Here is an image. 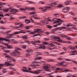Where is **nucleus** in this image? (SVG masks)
I'll return each instance as SVG.
<instances>
[{
  "label": "nucleus",
  "mask_w": 77,
  "mask_h": 77,
  "mask_svg": "<svg viewBox=\"0 0 77 77\" xmlns=\"http://www.w3.org/2000/svg\"><path fill=\"white\" fill-rule=\"evenodd\" d=\"M66 29V27L64 26H62L61 27H57L56 28L53 29L52 30V32H56V31H57V30H59V31H61V30L62 32H63L64 30L62 29Z\"/></svg>",
  "instance_id": "1"
},
{
  "label": "nucleus",
  "mask_w": 77,
  "mask_h": 77,
  "mask_svg": "<svg viewBox=\"0 0 77 77\" xmlns=\"http://www.w3.org/2000/svg\"><path fill=\"white\" fill-rule=\"evenodd\" d=\"M26 31L24 30H20L19 32H14V33H13V35H18V34H19L20 33H26Z\"/></svg>",
  "instance_id": "2"
},
{
  "label": "nucleus",
  "mask_w": 77,
  "mask_h": 77,
  "mask_svg": "<svg viewBox=\"0 0 77 77\" xmlns=\"http://www.w3.org/2000/svg\"><path fill=\"white\" fill-rule=\"evenodd\" d=\"M43 44H45V45H49L51 47H55V45H54V44L51 43H49L47 42H43Z\"/></svg>",
  "instance_id": "3"
},
{
  "label": "nucleus",
  "mask_w": 77,
  "mask_h": 77,
  "mask_svg": "<svg viewBox=\"0 0 77 77\" xmlns=\"http://www.w3.org/2000/svg\"><path fill=\"white\" fill-rule=\"evenodd\" d=\"M10 12H14L13 13V14H16L17 12H19V10L17 9H12L10 11Z\"/></svg>",
  "instance_id": "4"
},
{
  "label": "nucleus",
  "mask_w": 77,
  "mask_h": 77,
  "mask_svg": "<svg viewBox=\"0 0 77 77\" xmlns=\"http://www.w3.org/2000/svg\"><path fill=\"white\" fill-rule=\"evenodd\" d=\"M51 38L54 39V40H56V39H60V38L58 36H56L54 35H52L51 36Z\"/></svg>",
  "instance_id": "5"
},
{
  "label": "nucleus",
  "mask_w": 77,
  "mask_h": 77,
  "mask_svg": "<svg viewBox=\"0 0 77 77\" xmlns=\"http://www.w3.org/2000/svg\"><path fill=\"white\" fill-rule=\"evenodd\" d=\"M27 71H28L27 72H29L30 73H32V74H39L40 73L39 72L36 71H35L34 72H31V71H28V70H27Z\"/></svg>",
  "instance_id": "6"
},
{
  "label": "nucleus",
  "mask_w": 77,
  "mask_h": 77,
  "mask_svg": "<svg viewBox=\"0 0 77 77\" xmlns=\"http://www.w3.org/2000/svg\"><path fill=\"white\" fill-rule=\"evenodd\" d=\"M61 21L62 20H61V19H57L55 20V21L54 22V23H58L61 22Z\"/></svg>",
  "instance_id": "7"
},
{
  "label": "nucleus",
  "mask_w": 77,
  "mask_h": 77,
  "mask_svg": "<svg viewBox=\"0 0 77 77\" xmlns=\"http://www.w3.org/2000/svg\"><path fill=\"white\" fill-rule=\"evenodd\" d=\"M25 23H26L27 24H29V23L31 22L30 20L29 19H26L25 20Z\"/></svg>",
  "instance_id": "8"
},
{
  "label": "nucleus",
  "mask_w": 77,
  "mask_h": 77,
  "mask_svg": "<svg viewBox=\"0 0 77 77\" xmlns=\"http://www.w3.org/2000/svg\"><path fill=\"white\" fill-rule=\"evenodd\" d=\"M40 46V48H42V49H45V46H44L43 44L42 45H39Z\"/></svg>",
  "instance_id": "9"
},
{
  "label": "nucleus",
  "mask_w": 77,
  "mask_h": 77,
  "mask_svg": "<svg viewBox=\"0 0 77 77\" xmlns=\"http://www.w3.org/2000/svg\"><path fill=\"white\" fill-rule=\"evenodd\" d=\"M50 65H45L44 67V68L45 69H48V68H50Z\"/></svg>",
  "instance_id": "10"
},
{
  "label": "nucleus",
  "mask_w": 77,
  "mask_h": 77,
  "mask_svg": "<svg viewBox=\"0 0 77 77\" xmlns=\"http://www.w3.org/2000/svg\"><path fill=\"white\" fill-rule=\"evenodd\" d=\"M68 47L70 50H75V48L73 46H71V45L68 46Z\"/></svg>",
  "instance_id": "11"
},
{
  "label": "nucleus",
  "mask_w": 77,
  "mask_h": 77,
  "mask_svg": "<svg viewBox=\"0 0 77 77\" xmlns=\"http://www.w3.org/2000/svg\"><path fill=\"white\" fill-rule=\"evenodd\" d=\"M5 65L6 66H10V65H11L12 64L11 63H9V62H5Z\"/></svg>",
  "instance_id": "12"
},
{
  "label": "nucleus",
  "mask_w": 77,
  "mask_h": 77,
  "mask_svg": "<svg viewBox=\"0 0 77 77\" xmlns=\"http://www.w3.org/2000/svg\"><path fill=\"white\" fill-rule=\"evenodd\" d=\"M33 50L31 49H28V50H26V53H30V52H32Z\"/></svg>",
  "instance_id": "13"
},
{
  "label": "nucleus",
  "mask_w": 77,
  "mask_h": 77,
  "mask_svg": "<svg viewBox=\"0 0 77 77\" xmlns=\"http://www.w3.org/2000/svg\"><path fill=\"white\" fill-rule=\"evenodd\" d=\"M0 40H3V41H8V40L6 39V38H1L0 37Z\"/></svg>",
  "instance_id": "14"
},
{
  "label": "nucleus",
  "mask_w": 77,
  "mask_h": 77,
  "mask_svg": "<svg viewBox=\"0 0 77 77\" xmlns=\"http://www.w3.org/2000/svg\"><path fill=\"white\" fill-rule=\"evenodd\" d=\"M48 62H55V60H54L53 59H48Z\"/></svg>",
  "instance_id": "15"
},
{
  "label": "nucleus",
  "mask_w": 77,
  "mask_h": 77,
  "mask_svg": "<svg viewBox=\"0 0 77 77\" xmlns=\"http://www.w3.org/2000/svg\"><path fill=\"white\" fill-rule=\"evenodd\" d=\"M9 8H7L5 9H3V11L5 12H8V11H9Z\"/></svg>",
  "instance_id": "16"
},
{
  "label": "nucleus",
  "mask_w": 77,
  "mask_h": 77,
  "mask_svg": "<svg viewBox=\"0 0 77 77\" xmlns=\"http://www.w3.org/2000/svg\"><path fill=\"white\" fill-rule=\"evenodd\" d=\"M63 11L64 13H66V12H68V11L67 9H66H66L63 8Z\"/></svg>",
  "instance_id": "17"
},
{
  "label": "nucleus",
  "mask_w": 77,
  "mask_h": 77,
  "mask_svg": "<svg viewBox=\"0 0 77 77\" xmlns=\"http://www.w3.org/2000/svg\"><path fill=\"white\" fill-rule=\"evenodd\" d=\"M12 35H14V34H8L6 36L7 37H10V36H12Z\"/></svg>",
  "instance_id": "18"
},
{
  "label": "nucleus",
  "mask_w": 77,
  "mask_h": 77,
  "mask_svg": "<svg viewBox=\"0 0 77 77\" xmlns=\"http://www.w3.org/2000/svg\"><path fill=\"white\" fill-rule=\"evenodd\" d=\"M65 69V72H71V71H72V70L69 69Z\"/></svg>",
  "instance_id": "19"
},
{
  "label": "nucleus",
  "mask_w": 77,
  "mask_h": 77,
  "mask_svg": "<svg viewBox=\"0 0 77 77\" xmlns=\"http://www.w3.org/2000/svg\"><path fill=\"white\" fill-rule=\"evenodd\" d=\"M19 9L21 11H25L26 10V9L23 8H20Z\"/></svg>",
  "instance_id": "20"
},
{
  "label": "nucleus",
  "mask_w": 77,
  "mask_h": 77,
  "mask_svg": "<svg viewBox=\"0 0 77 77\" xmlns=\"http://www.w3.org/2000/svg\"><path fill=\"white\" fill-rule=\"evenodd\" d=\"M15 49L16 50H21V49H20V48L18 47H15Z\"/></svg>",
  "instance_id": "21"
},
{
  "label": "nucleus",
  "mask_w": 77,
  "mask_h": 77,
  "mask_svg": "<svg viewBox=\"0 0 77 77\" xmlns=\"http://www.w3.org/2000/svg\"><path fill=\"white\" fill-rule=\"evenodd\" d=\"M36 13V12L35 11H32V12H30L29 14L30 15H33L34 14H35Z\"/></svg>",
  "instance_id": "22"
},
{
  "label": "nucleus",
  "mask_w": 77,
  "mask_h": 77,
  "mask_svg": "<svg viewBox=\"0 0 77 77\" xmlns=\"http://www.w3.org/2000/svg\"><path fill=\"white\" fill-rule=\"evenodd\" d=\"M7 47H8V48L9 49H12V46L10 45H8Z\"/></svg>",
  "instance_id": "23"
},
{
  "label": "nucleus",
  "mask_w": 77,
  "mask_h": 77,
  "mask_svg": "<svg viewBox=\"0 0 77 77\" xmlns=\"http://www.w3.org/2000/svg\"><path fill=\"white\" fill-rule=\"evenodd\" d=\"M14 52L15 54H20V52H18L17 51L15 50L14 51Z\"/></svg>",
  "instance_id": "24"
},
{
  "label": "nucleus",
  "mask_w": 77,
  "mask_h": 77,
  "mask_svg": "<svg viewBox=\"0 0 77 77\" xmlns=\"http://www.w3.org/2000/svg\"><path fill=\"white\" fill-rule=\"evenodd\" d=\"M10 19L11 20H14L15 19V17H12V15H11L10 17Z\"/></svg>",
  "instance_id": "25"
},
{
  "label": "nucleus",
  "mask_w": 77,
  "mask_h": 77,
  "mask_svg": "<svg viewBox=\"0 0 77 77\" xmlns=\"http://www.w3.org/2000/svg\"><path fill=\"white\" fill-rule=\"evenodd\" d=\"M22 38L23 39H28V37L26 36V35H23V36L22 37Z\"/></svg>",
  "instance_id": "26"
},
{
  "label": "nucleus",
  "mask_w": 77,
  "mask_h": 77,
  "mask_svg": "<svg viewBox=\"0 0 77 77\" xmlns=\"http://www.w3.org/2000/svg\"><path fill=\"white\" fill-rule=\"evenodd\" d=\"M60 38L58 39V40H57V41L58 42H63V40L62 39H60Z\"/></svg>",
  "instance_id": "27"
},
{
  "label": "nucleus",
  "mask_w": 77,
  "mask_h": 77,
  "mask_svg": "<svg viewBox=\"0 0 77 77\" xmlns=\"http://www.w3.org/2000/svg\"><path fill=\"white\" fill-rule=\"evenodd\" d=\"M66 38L67 40H70L71 39V38L70 37L68 36L67 35H66Z\"/></svg>",
  "instance_id": "28"
},
{
  "label": "nucleus",
  "mask_w": 77,
  "mask_h": 77,
  "mask_svg": "<svg viewBox=\"0 0 77 77\" xmlns=\"http://www.w3.org/2000/svg\"><path fill=\"white\" fill-rule=\"evenodd\" d=\"M44 39L45 41H48L50 40V39L48 38H44Z\"/></svg>",
  "instance_id": "29"
},
{
  "label": "nucleus",
  "mask_w": 77,
  "mask_h": 77,
  "mask_svg": "<svg viewBox=\"0 0 77 77\" xmlns=\"http://www.w3.org/2000/svg\"><path fill=\"white\" fill-rule=\"evenodd\" d=\"M22 71H23V72H27V70L26 69H22Z\"/></svg>",
  "instance_id": "30"
},
{
  "label": "nucleus",
  "mask_w": 77,
  "mask_h": 77,
  "mask_svg": "<svg viewBox=\"0 0 77 77\" xmlns=\"http://www.w3.org/2000/svg\"><path fill=\"white\" fill-rule=\"evenodd\" d=\"M10 59L12 60L13 62H15L16 61V60L15 59L12 58V57H11L10 58Z\"/></svg>",
  "instance_id": "31"
},
{
  "label": "nucleus",
  "mask_w": 77,
  "mask_h": 77,
  "mask_svg": "<svg viewBox=\"0 0 77 77\" xmlns=\"http://www.w3.org/2000/svg\"><path fill=\"white\" fill-rule=\"evenodd\" d=\"M11 56H16L15 54L13 52H12L11 54Z\"/></svg>",
  "instance_id": "32"
},
{
  "label": "nucleus",
  "mask_w": 77,
  "mask_h": 77,
  "mask_svg": "<svg viewBox=\"0 0 77 77\" xmlns=\"http://www.w3.org/2000/svg\"><path fill=\"white\" fill-rule=\"evenodd\" d=\"M69 14H71L72 15H75V14L74 13H72V12H70L69 13Z\"/></svg>",
  "instance_id": "33"
},
{
  "label": "nucleus",
  "mask_w": 77,
  "mask_h": 77,
  "mask_svg": "<svg viewBox=\"0 0 77 77\" xmlns=\"http://www.w3.org/2000/svg\"><path fill=\"white\" fill-rule=\"evenodd\" d=\"M5 51L6 52V53H11V51L9 50H5Z\"/></svg>",
  "instance_id": "34"
},
{
  "label": "nucleus",
  "mask_w": 77,
  "mask_h": 77,
  "mask_svg": "<svg viewBox=\"0 0 77 77\" xmlns=\"http://www.w3.org/2000/svg\"><path fill=\"white\" fill-rule=\"evenodd\" d=\"M42 59V58L41 57H38L35 58V60H38V59H39V60H40V59Z\"/></svg>",
  "instance_id": "35"
},
{
  "label": "nucleus",
  "mask_w": 77,
  "mask_h": 77,
  "mask_svg": "<svg viewBox=\"0 0 77 77\" xmlns=\"http://www.w3.org/2000/svg\"><path fill=\"white\" fill-rule=\"evenodd\" d=\"M25 28H26V30H27V29H30L29 26H25Z\"/></svg>",
  "instance_id": "36"
},
{
  "label": "nucleus",
  "mask_w": 77,
  "mask_h": 77,
  "mask_svg": "<svg viewBox=\"0 0 77 77\" xmlns=\"http://www.w3.org/2000/svg\"><path fill=\"white\" fill-rule=\"evenodd\" d=\"M40 22L42 23H45V21L43 20H41L40 21Z\"/></svg>",
  "instance_id": "37"
},
{
  "label": "nucleus",
  "mask_w": 77,
  "mask_h": 77,
  "mask_svg": "<svg viewBox=\"0 0 77 77\" xmlns=\"http://www.w3.org/2000/svg\"><path fill=\"white\" fill-rule=\"evenodd\" d=\"M48 77H53V76L51 75V74H48Z\"/></svg>",
  "instance_id": "38"
},
{
  "label": "nucleus",
  "mask_w": 77,
  "mask_h": 77,
  "mask_svg": "<svg viewBox=\"0 0 77 77\" xmlns=\"http://www.w3.org/2000/svg\"><path fill=\"white\" fill-rule=\"evenodd\" d=\"M65 5H69V3L67 1L65 2Z\"/></svg>",
  "instance_id": "39"
},
{
  "label": "nucleus",
  "mask_w": 77,
  "mask_h": 77,
  "mask_svg": "<svg viewBox=\"0 0 77 77\" xmlns=\"http://www.w3.org/2000/svg\"><path fill=\"white\" fill-rule=\"evenodd\" d=\"M54 16H56V17H59V14H54Z\"/></svg>",
  "instance_id": "40"
},
{
  "label": "nucleus",
  "mask_w": 77,
  "mask_h": 77,
  "mask_svg": "<svg viewBox=\"0 0 77 77\" xmlns=\"http://www.w3.org/2000/svg\"><path fill=\"white\" fill-rule=\"evenodd\" d=\"M0 47L1 48V49H2V50H3V49H4V48H6L5 47H3L2 46H0Z\"/></svg>",
  "instance_id": "41"
},
{
  "label": "nucleus",
  "mask_w": 77,
  "mask_h": 77,
  "mask_svg": "<svg viewBox=\"0 0 77 77\" xmlns=\"http://www.w3.org/2000/svg\"><path fill=\"white\" fill-rule=\"evenodd\" d=\"M35 33L34 32H30L29 33V34L30 35H33V34H35Z\"/></svg>",
  "instance_id": "42"
},
{
  "label": "nucleus",
  "mask_w": 77,
  "mask_h": 77,
  "mask_svg": "<svg viewBox=\"0 0 77 77\" xmlns=\"http://www.w3.org/2000/svg\"><path fill=\"white\" fill-rule=\"evenodd\" d=\"M40 35H41L39 34H35L33 36L34 37V36H40Z\"/></svg>",
  "instance_id": "43"
},
{
  "label": "nucleus",
  "mask_w": 77,
  "mask_h": 77,
  "mask_svg": "<svg viewBox=\"0 0 77 77\" xmlns=\"http://www.w3.org/2000/svg\"><path fill=\"white\" fill-rule=\"evenodd\" d=\"M66 9H67L68 12H69V10H70V8L67 7L66 8Z\"/></svg>",
  "instance_id": "44"
},
{
  "label": "nucleus",
  "mask_w": 77,
  "mask_h": 77,
  "mask_svg": "<svg viewBox=\"0 0 77 77\" xmlns=\"http://www.w3.org/2000/svg\"><path fill=\"white\" fill-rule=\"evenodd\" d=\"M30 66H31V67H32V68H35V65H32L31 64L30 65Z\"/></svg>",
  "instance_id": "45"
},
{
  "label": "nucleus",
  "mask_w": 77,
  "mask_h": 77,
  "mask_svg": "<svg viewBox=\"0 0 77 77\" xmlns=\"http://www.w3.org/2000/svg\"><path fill=\"white\" fill-rule=\"evenodd\" d=\"M11 32V30H8V31H6L5 32V33H10V32Z\"/></svg>",
  "instance_id": "46"
},
{
  "label": "nucleus",
  "mask_w": 77,
  "mask_h": 77,
  "mask_svg": "<svg viewBox=\"0 0 77 77\" xmlns=\"http://www.w3.org/2000/svg\"><path fill=\"white\" fill-rule=\"evenodd\" d=\"M47 28H48V29H51V28H52V26H47Z\"/></svg>",
  "instance_id": "47"
},
{
  "label": "nucleus",
  "mask_w": 77,
  "mask_h": 77,
  "mask_svg": "<svg viewBox=\"0 0 77 77\" xmlns=\"http://www.w3.org/2000/svg\"><path fill=\"white\" fill-rule=\"evenodd\" d=\"M1 29H3V30H5V29H7V28H4L3 26H1Z\"/></svg>",
  "instance_id": "48"
},
{
  "label": "nucleus",
  "mask_w": 77,
  "mask_h": 77,
  "mask_svg": "<svg viewBox=\"0 0 77 77\" xmlns=\"http://www.w3.org/2000/svg\"><path fill=\"white\" fill-rule=\"evenodd\" d=\"M72 62L75 63V64H77V62L74 60H72Z\"/></svg>",
  "instance_id": "49"
},
{
  "label": "nucleus",
  "mask_w": 77,
  "mask_h": 77,
  "mask_svg": "<svg viewBox=\"0 0 77 77\" xmlns=\"http://www.w3.org/2000/svg\"><path fill=\"white\" fill-rule=\"evenodd\" d=\"M57 7L58 8H62L63 7V5H59L57 6Z\"/></svg>",
  "instance_id": "50"
},
{
  "label": "nucleus",
  "mask_w": 77,
  "mask_h": 77,
  "mask_svg": "<svg viewBox=\"0 0 77 77\" xmlns=\"http://www.w3.org/2000/svg\"><path fill=\"white\" fill-rule=\"evenodd\" d=\"M26 2H29V3H33V4H35V3H35V2H32V1H26Z\"/></svg>",
  "instance_id": "51"
},
{
  "label": "nucleus",
  "mask_w": 77,
  "mask_h": 77,
  "mask_svg": "<svg viewBox=\"0 0 77 77\" xmlns=\"http://www.w3.org/2000/svg\"><path fill=\"white\" fill-rule=\"evenodd\" d=\"M34 18H35V19H36V20H40V19H41V18L37 17H34Z\"/></svg>",
  "instance_id": "52"
},
{
  "label": "nucleus",
  "mask_w": 77,
  "mask_h": 77,
  "mask_svg": "<svg viewBox=\"0 0 77 77\" xmlns=\"http://www.w3.org/2000/svg\"><path fill=\"white\" fill-rule=\"evenodd\" d=\"M22 47L24 49H25L26 48V45H23L22 46Z\"/></svg>",
  "instance_id": "53"
},
{
  "label": "nucleus",
  "mask_w": 77,
  "mask_h": 77,
  "mask_svg": "<svg viewBox=\"0 0 77 77\" xmlns=\"http://www.w3.org/2000/svg\"><path fill=\"white\" fill-rule=\"evenodd\" d=\"M33 63H41V62L39 63L38 62H32Z\"/></svg>",
  "instance_id": "54"
},
{
  "label": "nucleus",
  "mask_w": 77,
  "mask_h": 77,
  "mask_svg": "<svg viewBox=\"0 0 77 77\" xmlns=\"http://www.w3.org/2000/svg\"><path fill=\"white\" fill-rule=\"evenodd\" d=\"M2 71L3 73H6L7 72V71L5 70H2Z\"/></svg>",
  "instance_id": "55"
},
{
  "label": "nucleus",
  "mask_w": 77,
  "mask_h": 77,
  "mask_svg": "<svg viewBox=\"0 0 77 77\" xmlns=\"http://www.w3.org/2000/svg\"><path fill=\"white\" fill-rule=\"evenodd\" d=\"M37 53L38 54V55H42V53H41V52H37Z\"/></svg>",
  "instance_id": "56"
},
{
  "label": "nucleus",
  "mask_w": 77,
  "mask_h": 77,
  "mask_svg": "<svg viewBox=\"0 0 77 77\" xmlns=\"http://www.w3.org/2000/svg\"><path fill=\"white\" fill-rule=\"evenodd\" d=\"M76 52L77 51H76V50H74L73 51H72L71 53H76Z\"/></svg>",
  "instance_id": "57"
},
{
  "label": "nucleus",
  "mask_w": 77,
  "mask_h": 77,
  "mask_svg": "<svg viewBox=\"0 0 77 77\" xmlns=\"http://www.w3.org/2000/svg\"><path fill=\"white\" fill-rule=\"evenodd\" d=\"M2 40H0V44L1 43L3 44V41Z\"/></svg>",
  "instance_id": "58"
},
{
  "label": "nucleus",
  "mask_w": 77,
  "mask_h": 77,
  "mask_svg": "<svg viewBox=\"0 0 77 77\" xmlns=\"http://www.w3.org/2000/svg\"><path fill=\"white\" fill-rule=\"evenodd\" d=\"M65 60L66 61H71V60L68 59H66Z\"/></svg>",
  "instance_id": "59"
},
{
  "label": "nucleus",
  "mask_w": 77,
  "mask_h": 77,
  "mask_svg": "<svg viewBox=\"0 0 77 77\" xmlns=\"http://www.w3.org/2000/svg\"><path fill=\"white\" fill-rule=\"evenodd\" d=\"M51 5L52 6H56V4H55L54 3H51Z\"/></svg>",
  "instance_id": "60"
},
{
  "label": "nucleus",
  "mask_w": 77,
  "mask_h": 77,
  "mask_svg": "<svg viewBox=\"0 0 77 77\" xmlns=\"http://www.w3.org/2000/svg\"><path fill=\"white\" fill-rule=\"evenodd\" d=\"M60 69H61L60 68V67L57 68L56 69V70H60Z\"/></svg>",
  "instance_id": "61"
},
{
  "label": "nucleus",
  "mask_w": 77,
  "mask_h": 77,
  "mask_svg": "<svg viewBox=\"0 0 77 77\" xmlns=\"http://www.w3.org/2000/svg\"><path fill=\"white\" fill-rule=\"evenodd\" d=\"M71 26V24L70 23H68L66 25V27H69Z\"/></svg>",
  "instance_id": "62"
},
{
  "label": "nucleus",
  "mask_w": 77,
  "mask_h": 77,
  "mask_svg": "<svg viewBox=\"0 0 77 77\" xmlns=\"http://www.w3.org/2000/svg\"><path fill=\"white\" fill-rule=\"evenodd\" d=\"M40 66V65H39V64H35V67H37V66Z\"/></svg>",
  "instance_id": "63"
},
{
  "label": "nucleus",
  "mask_w": 77,
  "mask_h": 77,
  "mask_svg": "<svg viewBox=\"0 0 77 77\" xmlns=\"http://www.w3.org/2000/svg\"><path fill=\"white\" fill-rule=\"evenodd\" d=\"M5 57H7V58H10V59H11V57L9 56V55H7L5 56Z\"/></svg>",
  "instance_id": "64"
}]
</instances>
